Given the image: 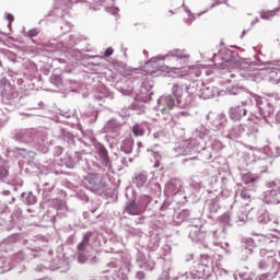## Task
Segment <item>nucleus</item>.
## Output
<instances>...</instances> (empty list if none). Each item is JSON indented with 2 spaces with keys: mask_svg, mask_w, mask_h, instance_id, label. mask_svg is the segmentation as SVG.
Masks as SVG:
<instances>
[{
  "mask_svg": "<svg viewBox=\"0 0 280 280\" xmlns=\"http://www.w3.org/2000/svg\"><path fill=\"white\" fill-rule=\"evenodd\" d=\"M48 255H54V250H48Z\"/></svg>",
  "mask_w": 280,
  "mask_h": 280,
  "instance_id": "nucleus-50",
  "label": "nucleus"
},
{
  "mask_svg": "<svg viewBox=\"0 0 280 280\" xmlns=\"http://www.w3.org/2000/svg\"><path fill=\"white\" fill-rule=\"evenodd\" d=\"M172 272H174V267L172 266V260H165L163 265L162 273L159 280H170L172 277Z\"/></svg>",
  "mask_w": 280,
  "mask_h": 280,
  "instance_id": "nucleus-21",
  "label": "nucleus"
},
{
  "mask_svg": "<svg viewBox=\"0 0 280 280\" xmlns=\"http://www.w3.org/2000/svg\"><path fill=\"white\" fill-rule=\"evenodd\" d=\"M136 277H137L139 280H143V279H145V272H143V271H137Z\"/></svg>",
  "mask_w": 280,
  "mask_h": 280,
  "instance_id": "nucleus-39",
  "label": "nucleus"
},
{
  "mask_svg": "<svg viewBox=\"0 0 280 280\" xmlns=\"http://www.w3.org/2000/svg\"><path fill=\"white\" fill-rule=\"evenodd\" d=\"M37 34H38V31L36 28L28 31V36L31 38H34V36H36Z\"/></svg>",
  "mask_w": 280,
  "mask_h": 280,
  "instance_id": "nucleus-40",
  "label": "nucleus"
},
{
  "mask_svg": "<svg viewBox=\"0 0 280 280\" xmlns=\"http://www.w3.org/2000/svg\"><path fill=\"white\" fill-rule=\"evenodd\" d=\"M68 240L72 241V240H73V236H70Z\"/></svg>",
  "mask_w": 280,
  "mask_h": 280,
  "instance_id": "nucleus-52",
  "label": "nucleus"
},
{
  "mask_svg": "<svg viewBox=\"0 0 280 280\" xmlns=\"http://www.w3.org/2000/svg\"><path fill=\"white\" fill-rule=\"evenodd\" d=\"M258 268L259 270H268V268H272V262L268 260V256L267 259H262L258 262Z\"/></svg>",
  "mask_w": 280,
  "mask_h": 280,
  "instance_id": "nucleus-29",
  "label": "nucleus"
},
{
  "mask_svg": "<svg viewBox=\"0 0 280 280\" xmlns=\"http://www.w3.org/2000/svg\"><path fill=\"white\" fill-rule=\"evenodd\" d=\"M266 202H270V205H279L280 202V187L276 186L275 189L266 192L265 196Z\"/></svg>",
  "mask_w": 280,
  "mask_h": 280,
  "instance_id": "nucleus-18",
  "label": "nucleus"
},
{
  "mask_svg": "<svg viewBox=\"0 0 280 280\" xmlns=\"http://www.w3.org/2000/svg\"><path fill=\"white\" fill-rule=\"evenodd\" d=\"M175 106H176V101L174 100V96L166 95V96H162L159 100L158 110H160L162 115H167L170 114L171 110H174Z\"/></svg>",
  "mask_w": 280,
  "mask_h": 280,
  "instance_id": "nucleus-11",
  "label": "nucleus"
},
{
  "mask_svg": "<svg viewBox=\"0 0 280 280\" xmlns=\"http://www.w3.org/2000/svg\"><path fill=\"white\" fill-rule=\"evenodd\" d=\"M83 218L91 224H97V222H102V220H104V212L83 211Z\"/></svg>",
  "mask_w": 280,
  "mask_h": 280,
  "instance_id": "nucleus-17",
  "label": "nucleus"
},
{
  "mask_svg": "<svg viewBox=\"0 0 280 280\" xmlns=\"http://www.w3.org/2000/svg\"><path fill=\"white\" fill-rule=\"evenodd\" d=\"M189 215L187 211H175L172 215L173 224H175V226L183 224L185 220L189 219Z\"/></svg>",
  "mask_w": 280,
  "mask_h": 280,
  "instance_id": "nucleus-20",
  "label": "nucleus"
},
{
  "mask_svg": "<svg viewBox=\"0 0 280 280\" xmlns=\"http://www.w3.org/2000/svg\"><path fill=\"white\" fill-rule=\"evenodd\" d=\"M220 222H222L223 224H229V222H231V213L230 212H224L220 218H219Z\"/></svg>",
  "mask_w": 280,
  "mask_h": 280,
  "instance_id": "nucleus-35",
  "label": "nucleus"
},
{
  "mask_svg": "<svg viewBox=\"0 0 280 280\" xmlns=\"http://www.w3.org/2000/svg\"><path fill=\"white\" fill-rule=\"evenodd\" d=\"M257 245L255 244V240L253 237H243L242 238V248L247 253V255H253V249H255Z\"/></svg>",
  "mask_w": 280,
  "mask_h": 280,
  "instance_id": "nucleus-22",
  "label": "nucleus"
},
{
  "mask_svg": "<svg viewBox=\"0 0 280 280\" xmlns=\"http://www.w3.org/2000/svg\"><path fill=\"white\" fill-rule=\"evenodd\" d=\"M242 117H246V108L242 106H234L230 108V119H233V121H241Z\"/></svg>",
  "mask_w": 280,
  "mask_h": 280,
  "instance_id": "nucleus-19",
  "label": "nucleus"
},
{
  "mask_svg": "<svg viewBox=\"0 0 280 280\" xmlns=\"http://www.w3.org/2000/svg\"><path fill=\"white\" fill-rule=\"evenodd\" d=\"M250 214V212L248 211H241L237 214L238 221L240 222H248V215Z\"/></svg>",
  "mask_w": 280,
  "mask_h": 280,
  "instance_id": "nucleus-33",
  "label": "nucleus"
},
{
  "mask_svg": "<svg viewBox=\"0 0 280 280\" xmlns=\"http://www.w3.org/2000/svg\"><path fill=\"white\" fill-rule=\"evenodd\" d=\"M252 235H254L256 237H264V234H259V233H255V232H253Z\"/></svg>",
  "mask_w": 280,
  "mask_h": 280,
  "instance_id": "nucleus-45",
  "label": "nucleus"
},
{
  "mask_svg": "<svg viewBox=\"0 0 280 280\" xmlns=\"http://www.w3.org/2000/svg\"><path fill=\"white\" fill-rule=\"evenodd\" d=\"M257 221L259 224H269V222H272V218L268 212H260L257 217Z\"/></svg>",
  "mask_w": 280,
  "mask_h": 280,
  "instance_id": "nucleus-24",
  "label": "nucleus"
},
{
  "mask_svg": "<svg viewBox=\"0 0 280 280\" xmlns=\"http://www.w3.org/2000/svg\"><path fill=\"white\" fill-rule=\"evenodd\" d=\"M91 237H93V232H86L83 235L82 241L77 245V260L79 264H97L100 261V258L95 255H89L86 254V247L89 246L91 242Z\"/></svg>",
  "mask_w": 280,
  "mask_h": 280,
  "instance_id": "nucleus-4",
  "label": "nucleus"
},
{
  "mask_svg": "<svg viewBox=\"0 0 280 280\" xmlns=\"http://www.w3.org/2000/svg\"><path fill=\"white\" fill-rule=\"evenodd\" d=\"M273 224H279V219H275Z\"/></svg>",
  "mask_w": 280,
  "mask_h": 280,
  "instance_id": "nucleus-48",
  "label": "nucleus"
},
{
  "mask_svg": "<svg viewBox=\"0 0 280 280\" xmlns=\"http://www.w3.org/2000/svg\"><path fill=\"white\" fill-rule=\"evenodd\" d=\"M7 19H8V21H14V15H12V14H8V16H7Z\"/></svg>",
  "mask_w": 280,
  "mask_h": 280,
  "instance_id": "nucleus-44",
  "label": "nucleus"
},
{
  "mask_svg": "<svg viewBox=\"0 0 280 280\" xmlns=\"http://www.w3.org/2000/svg\"><path fill=\"white\" fill-rule=\"evenodd\" d=\"M24 245L30 244L31 250H35L36 253H38V250H43V248H45V246H47V238H45V236L43 235H36L33 236L28 240H24Z\"/></svg>",
  "mask_w": 280,
  "mask_h": 280,
  "instance_id": "nucleus-13",
  "label": "nucleus"
},
{
  "mask_svg": "<svg viewBox=\"0 0 280 280\" xmlns=\"http://www.w3.org/2000/svg\"><path fill=\"white\" fill-rule=\"evenodd\" d=\"M233 277L234 280H253V277H250V273L248 272H235Z\"/></svg>",
  "mask_w": 280,
  "mask_h": 280,
  "instance_id": "nucleus-28",
  "label": "nucleus"
},
{
  "mask_svg": "<svg viewBox=\"0 0 280 280\" xmlns=\"http://www.w3.org/2000/svg\"><path fill=\"white\" fill-rule=\"evenodd\" d=\"M129 215H135L132 218L136 224H143L144 222H149L150 231H149V243L148 250L153 255H156V250L161 246V233H163V229H165V218L161 213L151 214L149 218L143 217L138 211H127Z\"/></svg>",
  "mask_w": 280,
  "mask_h": 280,
  "instance_id": "nucleus-1",
  "label": "nucleus"
},
{
  "mask_svg": "<svg viewBox=\"0 0 280 280\" xmlns=\"http://www.w3.org/2000/svg\"><path fill=\"white\" fill-rule=\"evenodd\" d=\"M44 218H50L52 224L56 222V214H52L51 211H47L46 214H44Z\"/></svg>",
  "mask_w": 280,
  "mask_h": 280,
  "instance_id": "nucleus-37",
  "label": "nucleus"
},
{
  "mask_svg": "<svg viewBox=\"0 0 280 280\" xmlns=\"http://www.w3.org/2000/svg\"><path fill=\"white\" fill-rule=\"evenodd\" d=\"M85 182L92 191H101V189H104V184L102 183V177H100V175H88Z\"/></svg>",
  "mask_w": 280,
  "mask_h": 280,
  "instance_id": "nucleus-15",
  "label": "nucleus"
},
{
  "mask_svg": "<svg viewBox=\"0 0 280 280\" xmlns=\"http://www.w3.org/2000/svg\"><path fill=\"white\" fill-rule=\"evenodd\" d=\"M156 259H163V256L159 254H153V253H149L145 256V253L141 252V249H137L136 266H138L140 270L152 272V270L156 268Z\"/></svg>",
  "mask_w": 280,
  "mask_h": 280,
  "instance_id": "nucleus-6",
  "label": "nucleus"
},
{
  "mask_svg": "<svg viewBox=\"0 0 280 280\" xmlns=\"http://www.w3.org/2000/svg\"><path fill=\"white\" fill-rule=\"evenodd\" d=\"M253 201V195L248 188H243L240 192V196L235 200V203L241 209H246V207H250V202Z\"/></svg>",
  "mask_w": 280,
  "mask_h": 280,
  "instance_id": "nucleus-14",
  "label": "nucleus"
},
{
  "mask_svg": "<svg viewBox=\"0 0 280 280\" xmlns=\"http://www.w3.org/2000/svg\"><path fill=\"white\" fill-rule=\"evenodd\" d=\"M256 180H257V177H252L245 180V185H249V183H255Z\"/></svg>",
  "mask_w": 280,
  "mask_h": 280,
  "instance_id": "nucleus-42",
  "label": "nucleus"
},
{
  "mask_svg": "<svg viewBox=\"0 0 280 280\" xmlns=\"http://www.w3.org/2000/svg\"><path fill=\"white\" fill-rule=\"evenodd\" d=\"M7 176H10V171L5 166H0V180H5Z\"/></svg>",
  "mask_w": 280,
  "mask_h": 280,
  "instance_id": "nucleus-34",
  "label": "nucleus"
},
{
  "mask_svg": "<svg viewBox=\"0 0 280 280\" xmlns=\"http://www.w3.org/2000/svg\"><path fill=\"white\" fill-rule=\"evenodd\" d=\"M132 133L135 137H143V135H145V129L141 125H135L132 127Z\"/></svg>",
  "mask_w": 280,
  "mask_h": 280,
  "instance_id": "nucleus-27",
  "label": "nucleus"
},
{
  "mask_svg": "<svg viewBox=\"0 0 280 280\" xmlns=\"http://www.w3.org/2000/svg\"><path fill=\"white\" fill-rule=\"evenodd\" d=\"M187 91H189V88L185 85H180L178 83H175L172 88V93L177 102V104H183L184 97L187 95Z\"/></svg>",
  "mask_w": 280,
  "mask_h": 280,
  "instance_id": "nucleus-16",
  "label": "nucleus"
},
{
  "mask_svg": "<svg viewBox=\"0 0 280 280\" xmlns=\"http://www.w3.org/2000/svg\"><path fill=\"white\" fill-rule=\"evenodd\" d=\"M22 240H23V234L14 233L9 235L4 242L5 244H16V242H21Z\"/></svg>",
  "mask_w": 280,
  "mask_h": 280,
  "instance_id": "nucleus-25",
  "label": "nucleus"
},
{
  "mask_svg": "<svg viewBox=\"0 0 280 280\" xmlns=\"http://www.w3.org/2000/svg\"><path fill=\"white\" fill-rule=\"evenodd\" d=\"M189 52L187 50L174 49L170 51L165 57L164 60L166 65V69L170 71H178V69H183V65L189 62Z\"/></svg>",
  "mask_w": 280,
  "mask_h": 280,
  "instance_id": "nucleus-3",
  "label": "nucleus"
},
{
  "mask_svg": "<svg viewBox=\"0 0 280 280\" xmlns=\"http://www.w3.org/2000/svg\"><path fill=\"white\" fill-rule=\"evenodd\" d=\"M0 270H2L1 272H10L12 270L10 262L4 260V258H0Z\"/></svg>",
  "mask_w": 280,
  "mask_h": 280,
  "instance_id": "nucleus-30",
  "label": "nucleus"
},
{
  "mask_svg": "<svg viewBox=\"0 0 280 280\" xmlns=\"http://www.w3.org/2000/svg\"><path fill=\"white\" fill-rule=\"evenodd\" d=\"M266 255H268V249H265V248L260 249V256L266 257Z\"/></svg>",
  "mask_w": 280,
  "mask_h": 280,
  "instance_id": "nucleus-43",
  "label": "nucleus"
},
{
  "mask_svg": "<svg viewBox=\"0 0 280 280\" xmlns=\"http://www.w3.org/2000/svg\"><path fill=\"white\" fill-rule=\"evenodd\" d=\"M170 248L171 247L166 245L165 247H163V250H165L167 253V250H170Z\"/></svg>",
  "mask_w": 280,
  "mask_h": 280,
  "instance_id": "nucleus-47",
  "label": "nucleus"
},
{
  "mask_svg": "<svg viewBox=\"0 0 280 280\" xmlns=\"http://www.w3.org/2000/svg\"><path fill=\"white\" fill-rule=\"evenodd\" d=\"M71 268L69 265V258L65 254L62 247H58L55 256L50 259L48 269L52 272H60V275H67Z\"/></svg>",
  "mask_w": 280,
  "mask_h": 280,
  "instance_id": "nucleus-5",
  "label": "nucleus"
},
{
  "mask_svg": "<svg viewBox=\"0 0 280 280\" xmlns=\"http://www.w3.org/2000/svg\"><path fill=\"white\" fill-rule=\"evenodd\" d=\"M205 13H207V11H203V12L197 14V16H201V14H205Z\"/></svg>",
  "mask_w": 280,
  "mask_h": 280,
  "instance_id": "nucleus-49",
  "label": "nucleus"
},
{
  "mask_svg": "<svg viewBox=\"0 0 280 280\" xmlns=\"http://www.w3.org/2000/svg\"><path fill=\"white\" fill-rule=\"evenodd\" d=\"M259 20H256L255 22H253L252 24L258 23Z\"/></svg>",
  "mask_w": 280,
  "mask_h": 280,
  "instance_id": "nucleus-51",
  "label": "nucleus"
},
{
  "mask_svg": "<svg viewBox=\"0 0 280 280\" xmlns=\"http://www.w3.org/2000/svg\"><path fill=\"white\" fill-rule=\"evenodd\" d=\"M268 261L271 264V269L268 272L260 273L257 276L256 280H275L277 275L280 272V261L275 258V256H268Z\"/></svg>",
  "mask_w": 280,
  "mask_h": 280,
  "instance_id": "nucleus-10",
  "label": "nucleus"
},
{
  "mask_svg": "<svg viewBox=\"0 0 280 280\" xmlns=\"http://www.w3.org/2000/svg\"><path fill=\"white\" fill-rule=\"evenodd\" d=\"M209 236L212 237V244H214V246H219L226 255H231V245L229 242H222V240H226V228L213 230L209 232Z\"/></svg>",
  "mask_w": 280,
  "mask_h": 280,
  "instance_id": "nucleus-8",
  "label": "nucleus"
},
{
  "mask_svg": "<svg viewBox=\"0 0 280 280\" xmlns=\"http://www.w3.org/2000/svg\"><path fill=\"white\" fill-rule=\"evenodd\" d=\"M27 259V254L25 250H20L18 254L14 255V260L16 262L25 261Z\"/></svg>",
  "mask_w": 280,
  "mask_h": 280,
  "instance_id": "nucleus-32",
  "label": "nucleus"
},
{
  "mask_svg": "<svg viewBox=\"0 0 280 280\" xmlns=\"http://www.w3.org/2000/svg\"><path fill=\"white\" fill-rule=\"evenodd\" d=\"M188 220H192V224L188 225L187 228L189 240H191L194 244L203 242L205 237H207V232L202 231V226H205V222L207 221L203 220L202 218H189Z\"/></svg>",
  "mask_w": 280,
  "mask_h": 280,
  "instance_id": "nucleus-7",
  "label": "nucleus"
},
{
  "mask_svg": "<svg viewBox=\"0 0 280 280\" xmlns=\"http://www.w3.org/2000/svg\"><path fill=\"white\" fill-rule=\"evenodd\" d=\"M133 183L137 185V187L141 188L145 183H148V176H145L143 173H140L136 176Z\"/></svg>",
  "mask_w": 280,
  "mask_h": 280,
  "instance_id": "nucleus-26",
  "label": "nucleus"
},
{
  "mask_svg": "<svg viewBox=\"0 0 280 280\" xmlns=\"http://www.w3.org/2000/svg\"><path fill=\"white\" fill-rule=\"evenodd\" d=\"M280 12V8H276L271 11H262L260 13V19H264L265 21H270V19H273V16H277Z\"/></svg>",
  "mask_w": 280,
  "mask_h": 280,
  "instance_id": "nucleus-23",
  "label": "nucleus"
},
{
  "mask_svg": "<svg viewBox=\"0 0 280 280\" xmlns=\"http://www.w3.org/2000/svg\"><path fill=\"white\" fill-rule=\"evenodd\" d=\"M35 270H36V272H45V270H47V267H45L43 265H37Z\"/></svg>",
  "mask_w": 280,
  "mask_h": 280,
  "instance_id": "nucleus-38",
  "label": "nucleus"
},
{
  "mask_svg": "<svg viewBox=\"0 0 280 280\" xmlns=\"http://www.w3.org/2000/svg\"><path fill=\"white\" fill-rule=\"evenodd\" d=\"M221 272H223V275H229V271L226 269H221Z\"/></svg>",
  "mask_w": 280,
  "mask_h": 280,
  "instance_id": "nucleus-46",
  "label": "nucleus"
},
{
  "mask_svg": "<svg viewBox=\"0 0 280 280\" xmlns=\"http://www.w3.org/2000/svg\"><path fill=\"white\" fill-rule=\"evenodd\" d=\"M24 198H25L26 205H36L37 202L36 196H34V194L32 192L24 195Z\"/></svg>",
  "mask_w": 280,
  "mask_h": 280,
  "instance_id": "nucleus-31",
  "label": "nucleus"
},
{
  "mask_svg": "<svg viewBox=\"0 0 280 280\" xmlns=\"http://www.w3.org/2000/svg\"><path fill=\"white\" fill-rule=\"evenodd\" d=\"M149 202H152V199L148 195H143L139 198L138 202L129 201L126 206V211H143L148 209Z\"/></svg>",
  "mask_w": 280,
  "mask_h": 280,
  "instance_id": "nucleus-12",
  "label": "nucleus"
},
{
  "mask_svg": "<svg viewBox=\"0 0 280 280\" xmlns=\"http://www.w3.org/2000/svg\"><path fill=\"white\" fill-rule=\"evenodd\" d=\"M194 71H196V72H195V75H196L197 78L200 77V74L202 73V72H200V70L198 69V67L191 68L190 73H194Z\"/></svg>",
  "mask_w": 280,
  "mask_h": 280,
  "instance_id": "nucleus-41",
  "label": "nucleus"
},
{
  "mask_svg": "<svg viewBox=\"0 0 280 280\" xmlns=\"http://www.w3.org/2000/svg\"><path fill=\"white\" fill-rule=\"evenodd\" d=\"M185 264H194V266L184 273L186 279H209L213 275L215 266L213 264V258L207 254H201L198 262L194 261V253L184 255Z\"/></svg>",
  "mask_w": 280,
  "mask_h": 280,
  "instance_id": "nucleus-2",
  "label": "nucleus"
},
{
  "mask_svg": "<svg viewBox=\"0 0 280 280\" xmlns=\"http://www.w3.org/2000/svg\"><path fill=\"white\" fill-rule=\"evenodd\" d=\"M0 218H9L8 222H10V226L8 228V231L10 229H14V226H18V229H21L23 224H25V218L23 217L22 211H15L8 214V211H1L0 212Z\"/></svg>",
  "mask_w": 280,
  "mask_h": 280,
  "instance_id": "nucleus-9",
  "label": "nucleus"
},
{
  "mask_svg": "<svg viewBox=\"0 0 280 280\" xmlns=\"http://www.w3.org/2000/svg\"><path fill=\"white\" fill-rule=\"evenodd\" d=\"M113 54H115V49H113V47H108L105 52H104V58H110V56H113Z\"/></svg>",
  "mask_w": 280,
  "mask_h": 280,
  "instance_id": "nucleus-36",
  "label": "nucleus"
}]
</instances>
